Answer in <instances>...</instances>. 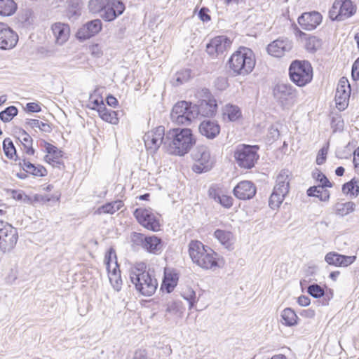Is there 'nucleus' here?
Instances as JSON below:
<instances>
[{
	"label": "nucleus",
	"mask_w": 359,
	"mask_h": 359,
	"mask_svg": "<svg viewBox=\"0 0 359 359\" xmlns=\"http://www.w3.org/2000/svg\"><path fill=\"white\" fill-rule=\"evenodd\" d=\"M129 276L135 289L142 295L149 297L156 292L158 286L157 280L147 271L145 263H136L130 268Z\"/></svg>",
	"instance_id": "f03ea898"
},
{
	"label": "nucleus",
	"mask_w": 359,
	"mask_h": 359,
	"mask_svg": "<svg viewBox=\"0 0 359 359\" xmlns=\"http://www.w3.org/2000/svg\"><path fill=\"white\" fill-rule=\"evenodd\" d=\"M112 255H114V256L116 257L114 252H112V250H110L109 252V255H106V257H105V262H106V265H107V269L109 271V281L111 283L113 287L116 291H119L121 288L122 281H121V276L119 274L120 271L117 270L118 265H117L116 262H115V266L111 272V269H110L109 262H110Z\"/></svg>",
	"instance_id": "a878e982"
},
{
	"label": "nucleus",
	"mask_w": 359,
	"mask_h": 359,
	"mask_svg": "<svg viewBox=\"0 0 359 359\" xmlns=\"http://www.w3.org/2000/svg\"><path fill=\"white\" fill-rule=\"evenodd\" d=\"M133 215L138 223L147 229L152 231L160 229V216L151 208H137Z\"/></svg>",
	"instance_id": "1a4fd4ad"
},
{
	"label": "nucleus",
	"mask_w": 359,
	"mask_h": 359,
	"mask_svg": "<svg viewBox=\"0 0 359 359\" xmlns=\"http://www.w3.org/2000/svg\"><path fill=\"white\" fill-rule=\"evenodd\" d=\"M196 143L189 128H174L166 132L165 151L170 154L182 156L187 154Z\"/></svg>",
	"instance_id": "f257e3e1"
},
{
	"label": "nucleus",
	"mask_w": 359,
	"mask_h": 359,
	"mask_svg": "<svg viewBox=\"0 0 359 359\" xmlns=\"http://www.w3.org/2000/svg\"><path fill=\"white\" fill-rule=\"evenodd\" d=\"M208 195L210 198L214 199L216 202L218 201L219 196H221L219 190L215 187H211L208 190Z\"/></svg>",
	"instance_id": "bf43d9fd"
},
{
	"label": "nucleus",
	"mask_w": 359,
	"mask_h": 359,
	"mask_svg": "<svg viewBox=\"0 0 359 359\" xmlns=\"http://www.w3.org/2000/svg\"><path fill=\"white\" fill-rule=\"evenodd\" d=\"M351 95V86L345 77L340 79L335 94L336 107L339 111L344 110L348 105Z\"/></svg>",
	"instance_id": "4468645a"
},
{
	"label": "nucleus",
	"mask_w": 359,
	"mask_h": 359,
	"mask_svg": "<svg viewBox=\"0 0 359 359\" xmlns=\"http://www.w3.org/2000/svg\"><path fill=\"white\" fill-rule=\"evenodd\" d=\"M123 206V203L121 201H115L111 203H108L100 207L97 212L98 214H114L119 210Z\"/></svg>",
	"instance_id": "79ce46f5"
},
{
	"label": "nucleus",
	"mask_w": 359,
	"mask_h": 359,
	"mask_svg": "<svg viewBox=\"0 0 359 359\" xmlns=\"http://www.w3.org/2000/svg\"><path fill=\"white\" fill-rule=\"evenodd\" d=\"M19 165L26 172L34 176L43 177L47 175V170L43 166L40 165L36 166L34 164L25 159L20 160Z\"/></svg>",
	"instance_id": "473e14b6"
},
{
	"label": "nucleus",
	"mask_w": 359,
	"mask_h": 359,
	"mask_svg": "<svg viewBox=\"0 0 359 359\" xmlns=\"http://www.w3.org/2000/svg\"><path fill=\"white\" fill-rule=\"evenodd\" d=\"M177 284V278L176 275H171L165 273V278L163 280V285L166 287V290L168 292H170L176 285Z\"/></svg>",
	"instance_id": "603ef678"
},
{
	"label": "nucleus",
	"mask_w": 359,
	"mask_h": 359,
	"mask_svg": "<svg viewBox=\"0 0 359 359\" xmlns=\"http://www.w3.org/2000/svg\"><path fill=\"white\" fill-rule=\"evenodd\" d=\"M352 77L355 81L359 80V62L356 60L352 67Z\"/></svg>",
	"instance_id": "680f3d73"
},
{
	"label": "nucleus",
	"mask_w": 359,
	"mask_h": 359,
	"mask_svg": "<svg viewBox=\"0 0 359 359\" xmlns=\"http://www.w3.org/2000/svg\"><path fill=\"white\" fill-rule=\"evenodd\" d=\"M355 209V204L352 201L337 203L334 206V212L338 216L344 217L353 212Z\"/></svg>",
	"instance_id": "4c0bfd02"
},
{
	"label": "nucleus",
	"mask_w": 359,
	"mask_h": 359,
	"mask_svg": "<svg viewBox=\"0 0 359 359\" xmlns=\"http://www.w3.org/2000/svg\"><path fill=\"white\" fill-rule=\"evenodd\" d=\"M46 151L47 154L45 156V161L52 164L53 166L59 167L62 165L61 157L62 156V151L59 150L54 145L44 142Z\"/></svg>",
	"instance_id": "c756f323"
},
{
	"label": "nucleus",
	"mask_w": 359,
	"mask_h": 359,
	"mask_svg": "<svg viewBox=\"0 0 359 359\" xmlns=\"http://www.w3.org/2000/svg\"><path fill=\"white\" fill-rule=\"evenodd\" d=\"M133 359H148L144 351L138 350L135 351Z\"/></svg>",
	"instance_id": "338daca9"
},
{
	"label": "nucleus",
	"mask_w": 359,
	"mask_h": 359,
	"mask_svg": "<svg viewBox=\"0 0 359 359\" xmlns=\"http://www.w3.org/2000/svg\"><path fill=\"white\" fill-rule=\"evenodd\" d=\"M165 128L163 126H158L148 131L144 135V142L145 147L151 153H155L161 145L165 150Z\"/></svg>",
	"instance_id": "f8f14e48"
},
{
	"label": "nucleus",
	"mask_w": 359,
	"mask_h": 359,
	"mask_svg": "<svg viewBox=\"0 0 359 359\" xmlns=\"http://www.w3.org/2000/svg\"><path fill=\"white\" fill-rule=\"evenodd\" d=\"M297 302L302 306H306L310 304V299L307 296L302 295L298 298Z\"/></svg>",
	"instance_id": "0e129e2a"
},
{
	"label": "nucleus",
	"mask_w": 359,
	"mask_h": 359,
	"mask_svg": "<svg viewBox=\"0 0 359 359\" xmlns=\"http://www.w3.org/2000/svg\"><path fill=\"white\" fill-rule=\"evenodd\" d=\"M163 306L165 307V317L167 319L178 320L182 317L184 309L181 302L169 300Z\"/></svg>",
	"instance_id": "c85d7f7f"
},
{
	"label": "nucleus",
	"mask_w": 359,
	"mask_h": 359,
	"mask_svg": "<svg viewBox=\"0 0 359 359\" xmlns=\"http://www.w3.org/2000/svg\"><path fill=\"white\" fill-rule=\"evenodd\" d=\"M232 41L226 36H217L210 40L206 46V52L212 56H217L227 51L231 46Z\"/></svg>",
	"instance_id": "2eb2a0df"
},
{
	"label": "nucleus",
	"mask_w": 359,
	"mask_h": 359,
	"mask_svg": "<svg viewBox=\"0 0 359 359\" xmlns=\"http://www.w3.org/2000/svg\"><path fill=\"white\" fill-rule=\"evenodd\" d=\"M125 10L124 4L118 0H111L100 13V17L106 21H112Z\"/></svg>",
	"instance_id": "aec40b11"
},
{
	"label": "nucleus",
	"mask_w": 359,
	"mask_h": 359,
	"mask_svg": "<svg viewBox=\"0 0 359 359\" xmlns=\"http://www.w3.org/2000/svg\"><path fill=\"white\" fill-rule=\"evenodd\" d=\"M102 27V22L99 19L93 20L86 23L76 33L79 39L86 40L98 34Z\"/></svg>",
	"instance_id": "4be33fe9"
},
{
	"label": "nucleus",
	"mask_w": 359,
	"mask_h": 359,
	"mask_svg": "<svg viewBox=\"0 0 359 359\" xmlns=\"http://www.w3.org/2000/svg\"><path fill=\"white\" fill-rule=\"evenodd\" d=\"M89 51L92 56L99 58L102 56L103 50L100 44L95 43L89 46Z\"/></svg>",
	"instance_id": "864d4df0"
},
{
	"label": "nucleus",
	"mask_w": 359,
	"mask_h": 359,
	"mask_svg": "<svg viewBox=\"0 0 359 359\" xmlns=\"http://www.w3.org/2000/svg\"><path fill=\"white\" fill-rule=\"evenodd\" d=\"M217 104L216 100L209 93L205 95V99L199 102L198 105H195L196 116L201 114L203 116H212L217 111Z\"/></svg>",
	"instance_id": "a211bd4d"
},
{
	"label": "nucleus",
	"mask_w": 359,
	"mask_h": 359,
	"mask_svg": "<svg viewBox=\"0 0 359 359\" xmlns=\"http://www.w3.org/2000/svg\"><path fill=\"white\" fill-rule=\"evenodd\" d=\"M18 270L17 266L11 269L6 277V281L8 284H13L18 278Z\"/></svg>",
	"instance_id": "4d7b16f0"
},
{
	"label": "nucleus",
	"mask_w": 359,
	"mask_h": 359,
	"mask_svg": "<svg viewBox=\"0 0 359 359\" xmlns=\"http://www.w3.org/2000/svg\"><path fill=\"white\" fill-rule=\"evenodd\" d=\"M325 187L322 186L311 187L307 190V194L309 196L317 197L320 201L327 202L330 199V194L328 190L325 189Z\"/></svg>",
	"instance_id": "e433bc0d"
},
{
	"label": "nucleus",
	"mask_w": 359,
	"mask_h": 359,
	"mask_svg": "<svg viewBox=\"0 0 359 359\" xmlns=\"http://www.w3.org/2000/svg\"><path fill=\"white\" fill-rule=\"evenodd\" d=\"M19 140L21 142L23 151L27 155H34L35 150L32 147V138L31 136L25 130H22L19 134Z\"/></svg>",
	"instance_id": "58836bf2"
},
{
	"label": "nucleus",
	"mask_w": 359,
	"mask_h": 359,
	"mask_svg": "<svg viewBox=\"0 0 359 359\" xmlns=\"http://www.w3.org/2000/svg\"><path fill=\"white\" fill-rule=\"evenodd\" d=\"M322 22V15L318 12L304 13L298 18V23L306 30H313Z\"/></svg>",
	"instance_id": "5701e85b"
},
{
	"label": "nucleus",
	"mask_w": 359,
	"mask_h": 359,
	"mask_svg": "<svg viewBox=\"0 0 359 359\" xmlns=\"http://www.w3.org/2000/svg\"><path fill=\"white\" fill-rule=\"evenodd\" d=\"M195 163L193 165V170L197 173L207 172L210 170L215 163L213 158L211 157L209 149L201 145L196 147L193 154Z\"/></svg>",
	"instance_id": "9b49d317"
},
{
	"label": "nucleus",
	"mask_w": 359,
	"mask_h": 359,
	"mask_svg": "<svg viewBox=\"0 0 359 359\" xmlns=\"http://www.w3.org/2000/svg\"><path fill=\"white\" fill-rule=\"evenodd\" d=\"M293 47L292 42L287 38H279L267 46V52L273 57H281L289 53Z\"/></svg>",
	"instance_id": "f3484780"
},
{
	"label": "nucleus",
	"mask_w": 359,
	"mask_h": 359,
	"mask_svg": "<svg viewBox=\"0 0 359 359\" xmlns=\"http://www.w3.org/2000/svg\"><path fill=\"white\" fill-rule=\"evenodd\" d=\"M144 250L147 252L159 255L163 250V243L160 238L156 236H147Z\"/></svg>",
	"instance_id": "2f4dec72"
},
{
	"label": "nucleus",
	"mask_w": 359,
	"mask_h": 359,
	"mask_svg": "<svg viewBox=\"0 0 359 359\" xmlns=\"http://www.w3.org/2000/svg\"><path fill=\"white\" fill-rule=\"evenodd\" d=\"M356 9L351 0H335L329 16L332 20L342 21L353 15Z\"/></svg>",
	"instance_id": "9d476101"
},
{
	"label": "nucleus",
	"mask_w": 359,
	"mask_h": 359,
	"mask_svg": "<svg viewBox=\"0 0 359 359\" xmlns=\"http://www.w3.org/2000/svg\"><path fill=\"white\" fill-rule=\"evenodd\" d=\"M316 179L318 181H319L321 184L320 186L322 187H332V183L328 180V179L326 177V176L322 173V172H318L317 176H316Z\"/></svg>",
	"instance_id": "13d9d810"
},
{
	"label": "nucleus",
	"mask_w": 359,
	"mask_h": 359,
	"mask_svg": "<svg viewBox=\"0 0 359 359\" xmlns=\"http://www.w3.org/2000/svg\"><path fill=\"white\" fill-rule=\"evenodd\" d=\"M18 240L17 229L8 222L0 220V250L4 253L11 252Z\"/></svg>",
	"instance_id": "6e6552de"
},
{
	"label": "nucleus",
	"mask_w": 359,
	"mask_h": 359,
	"mask_svg": "<svg viewBox=\"0 0 359 359\" xmlns=\"http://www.w3.org/2000/svg\"><path fill=\"white\" fill-rule=\"evenodd\" d=\"M201 134L208 139L215 138L220 132V126L215 121L205 120L199 126Z\"/></svg>",
	"instance_id": "cd10ccee"
},
{
	"label": "nucleus",
	"mask_w": 359,
	"mask_h": 359,
	"mask_svg": "<svg viewBox=\"0 0 359 359\" xmlns=\"http://www.w3.org/2000/svg\"><path fill=\"white\" fill-rule=\"evenodd\" d=\"M342 191L346 195L357 196L359 194V187L356 184V182L352 180L343 185Z\"/></svg>",
	"instance_id": "de8ad7c7"
},
{
	"label": "nucleus",
	"mask_w": 359,
	"mask_h": 359,
	"mask_svg": "<svg viewBox=\"0 0 359 359\" xmlns=\"http://www.w3.org/2000/svg\"><path fill=\"white\" fill-rule=\"evenodd\" d=\"M17 4L13 0H0V15L11 16L15 13Z\"/></svg>",
	"instance_id": "ea45409f"
},
{
	"label": "nucleus",
	"mask_w": 359,
	"mask_h": 359,
	"mask_svg": "<svg viewBox=\"0 0 359 359\" xmlns=\"http://www.w3.org/2000/svg\"><path fill=\"white\" fill-rule=\"evenodd\" d=\"M281 323L287 327H292L298 323V316L291 308L285 309L280 314Z\"/></svg>",
	"instance_id": "c9c22d12"
},
{
	"label": "nucleus",
	"mask_w": 359,
	"mask_h": 359,
	"mask_svg": "<svg viewBox=\"0 0 359 359\" xmlns=\"http://www.w3.org/2000/svg\"><path fill=\"white\" fill-rule=\"evenodd\" d=\"M273 93L283 106L292 104L297 97V90L290 83H277L273 88Z\"/></svg>",
	"instance_id": "ddd939ff"
},
{
	"label": "nucleus",
	"mask_w": 359,
	"mask_h": 359,
	"mask_svg": "<svg viewBox=\"0 0 359 359\" xmlns=\"http://www.w3.org/2000/svg\"><path fill=\"white\" fill-rule=\"evenodd\" d=\"M27 109L30 112H39L41 111L40 106L34 102H29L27 104Z\"/></svg>",
	"instance_id": "e2e57ef3"
},
{
	"label": "nucleus",
	"mask_w": 359,
	"mask_h": 359,
	"mask_svg": "<svg viewBox=\"0 0 359 359\" xmlns=\"http://www.w3.org/2000/svg\"><path fill=\"white\" fill-rule=\"evenodd\" d=\"M147 239V236L137 232H133L131 235V242L133 245L141 247L144 249V246L145 245V241Z\"/></svg>",
	"instance_id": "8fccbe9b"
},
{
	"label": "nucleus",
	"mask_w": 359,
	"mask_h": 359,
	"mask_svg": "<svg viewBox=\"0 0 359 359\" xmlns=\"http://www.w3.org/2000/svg\"><path fill=\"white\" fill-rule=\"evenodd\" d=\"M308 293L314 298H319L324 295V290L318 284H312L308 287Z\"/></svg>",
	"instance_id": "3c124183"
},
{
	"label": "nucleus",
	"mask_w": 359,
	"mask_h": 359,
	"mask_svg": "<svg viewBox=\"0 0 359 359\" xmlns=\"http://www.w3.org/2000/svg\"><path fill=\"white\" fill-rule=\"evenodd\" d=\"M104 102L102 98L100 96L98 89H95L90 95L88 107L93 110L99 109L101 103Z\"/></svg>",
	"instance_id": "49530a36"
},
{
	"label": "nucleus",
	"mask_w": 359,
	"mask_h": 359,
	"mask_svg": "<svg viewBox=\"0 0 359 359\" xmlns=\"http://www.w3.org/2000/svg\"><path fill=\"white\" fill-rule=\"evenodd\" d=\"M52 34L55 38V42L57 45H63L70 36V28L67 24L55 22L51 26Z\"/></svg>",
	"instance_id": "b1692460"
},
{
	"label": "nucleus",
	"mask_w": 359,
	"mask_h": 359,
	"mask_svg": "<svg viewBox=\"0 0 359 359\" xmlns=\"http://www.w3.org/2000/svg\"><path fill=\"white\" fill-rule=\"evenodd\" d=\"M258 147L240 144L237 146L234 157L238 165L243 168L249 169L255 166L259 158Z\"/></svg>",
	"instance_id": "0eeeda50"
},
{
	"label": "nucleus",
	"mask_w": 359,
	"mask_h": 359,
	"mask_svg": "<svg viewBox=\"0 0 359 359\" xmlns=\"http://www.w3.org/2000/svg\"><path fill=\"white\" fill-rule=\"evenodd\" d=\"M217 256V254L208 247L205 251V253L201 256V258H199L202 264H201V262H196L195 264L205 270L214 269L219 266Z\"/></svg>",
	"instance_id": "393cba45"
},
{
	"label": "nucleus",
	"mask_w": 359,
	"mask_h": 359,
	"mask_svg": "<svg viewBox=\"0 0 359 359\" xmlns=\"http://www.w3.org/2000/svg\"><path fill=\"white\" fill-rule=\"evenodd\" d=\"M217 203L224 208H229L233 205V198L229 196L222 194L219 196Z\"/></svg>",
	"instance_id": "5fc2aeb1"
},
{
	"label": "nucleus",
	"mask_w": 359,
	"mask_h": 359,
	"mask_svg": "<svg viewBox=\"0 0 359 359\" xmlns=\"http://www.w3.org/2000/svg\"><path fill=\"white\" fill-rule=\"evenodd\" d=\"M18 41V34L6 24L0 22V49H12L16 46Z\"/></svg>",
	"instance_id": "dca6fc26"
},
{
	"label": "nucleus",
	"mask_w": 359,
	"mask_h": 359,
	"mask_svg": "<svg viewBox=\"0 0 359 359\" xmlns=\"http://www.w3.org/2000/svg\"><path fill=\"white\" fill-rule=\"evenodd\" d=\"M222 116L224 121H235L241 117V111L238 106L227 104L222 109Z\"/></svg>",
	"instance_id": "f704fd0d"
},
{
	"label": "nucleus",
	"mask_w": 359,
	"mask_h": 359,
	"mask_svg": "<svg viewBox=\"0 0 359 359\" xmlns=\"http://www.w3.org/2000/svg\"><path fill=\"white\" fill-rule=\"evenodd\" d=\"M97 111L103 121L114 125L118 124L117 112L107 109L104 102L101 103V106L99 107V109H97Z\"/></svg>",
	"instance_id": "72a5a7b5"
},
{
	"label": "nucleus",
	"mask_w": 359,
	"mask_h": 359,
	"mask_svg": "<svg viewBox=\"0 0 359 359\" xmlns=\"http://www.w3.org/2000/svg\"><path fill=\"white\" fill-rule=\"evenodd\" d=\"M353 163L355 168L359 170V147L354 151Z\"/></svg>",
	"instance_id": "774afa93"
},
{
	"label": "nucleus",
	"mask_w": 359,
	"mask_h": 359,
	"mask_svg": "<svg viewBox=\"0 0 359 359\" xmlns=\"http://www.w3.org/2000/svg\"><path fill=\"white\" fill-rule=\"evenodd\" d=\"M208 9L206 8H202L198 13L200 19L203 22H208L210 20V16L208 14Z\"/></svg>",
	"instance_id": "052dcab7"
},
{
	"label": "nucleus",
	"mask_w": 359,
	"mask_h": 359,
	"mask_svg": "<svg viewBox=\"0 0 359 359\" xmlns=\"http://www.w3.org/2000/svg\"><path fill=\"white\" fill-rule=\"evenodd\" d=\"M214 235L215 238L226 248L231 245L233 235L230 231L217 229L215 231Z\"/></svg>",
	"instance_id": "37998d69"
},
{
	"label": "nucleus",
	"mask_w": 359,
	"mask_h": 359,
	"mask_svg": "<svg viewBox=\"0 0 359 359\" xmlns=\"http://www.w3.org/2000/svg\"><path fill=\"white\" fill-rule=\"evenodd\" d=\"M196 117L195 105L186 101L176 103L170 114L172 121L179 125H189Z\"/></svg>",
	"instance_id": "423d86ee"
},
{
	"label": "nucleus",
	"mask_w": 359,
	"mask_h": 359,
	"mask_svg": "<svg viewBox=\"0 0 359 359\" xmlns=\"http://www.w3.org/2000/svg\"><path fill=\"white\" fill-rule=\"evenodd\" d=\"M256 187L250 181H241L233 189L234 196L240 200H249L256 194Z\"/></svg>",
	"instance_id": "412c9836"
},
{
	"label": "nucleus",
	"mask_w": 359,
	"mask_h": 359,
	"mask_svg": "<svg viewBox=\"0 0 359 359\" xmlns=\"http://www.w3.org/2000/svg\"><path fill=\"white\" fill-rule=\"evenodd\" d=\"M256 64L254 53L250 48L241 47L234 52L229 60V69L235 75L245 76L252 72Z\"/></svg>",
	"instance_id": "7ed1b4c3"
},
{
	"label": "nucleus",
	"mask_w": 359,
	"mask_h": 359,
	"mask_svg": "<svg viewBox=\"0 0 359 359\" xmlns=\"http://www.w3.org/2000/svg\"><path fill=\"white\" fill-rule=\"evenodd\" d=\"M290 172L282 170L276 177L273 191L269 198V205L272 209H276L282 204L289 192Z\"/></svg>",
	"instance_id": "20e7f679"
},
{
	"label": "nucleus",
	"mask_w": 359,
	"mask_h": 359,
	"mask_svg": "<svg viewBox=\"0 0 359 359\" xmlns=\"http://www.w3.org/2000/svg\"><path fill=\"white\" fill-rule=\"evenodd\" d=\"M328 148L327 147H323L320 149L318 151V154L316 157V163L318 165H322L325 163L326 160V156L327 154Z\"/></svg>",
	"instance_id": "6e6d98bb"
},
{
	"label": "nucleus",
	"mask_w": 359,
	"mask_h": 359,
	"mask_svg": "<svg viewBox=\"0 0 359 359\" xmlns=\"http://www.w3.org/2000/svg\"><path fill=\"white\" fill-rule=\"evenodd\" d=\"M289 75L294 83L303 87L311 81L313 68L308 61L294 60L290 65Z\"/></svg>",
	"instance_id": "39448f33"
},
{
	"label": "nucleus",
	"mask_w": 359,
	"mask_h": 359,
	"mask_svg": "<svg viewBox=\"0 0 359 359\" xmlns=\"http://www.w3.org/2000/svg\"><path fill=\"white\" fill-rule=\"evenodd\" d=\"M356 260V256H346L337 252H329L325 256L327 264L335 267H347Z\"/></svg>",
	"instance_id": "6ab92c4d"
},
{
	"label": "nucleus",
	"mask_w": 359,
	"mask_h": 359,
	"mask_svg": "<svg viewBox=\"0 0 359 359\" xmlns=\"http://www.w3.org/2000/svg\"><path fill=\"white\" fill-rule=\"evenodd\" d=\"M111 0H90L88 8L91 13H101Z\"/></svg>",
	"instance_id": "c03bdc74"
},
{
	"label": "nucleus",
	"mask_w": 359,
	"mask_h": 359,
	"mask_svg": "<svg viewBox=\"0 0 359 359\" xmlns=\"http://www.w3.org/2000/svg\"><path fill=\"white\" fill-rule=\"evenodd\" d=\"M208 248V246L204 245L201 241H191L189 244V254L194 264L196 262H201V264H202L199 258H201V256L205 253Z\"/></svg>",
	"instance_id": "7c9ffc66"
},
{
	"label": "nucleus",
	"mask_w": 359,
	"mask_h": 359,
	"mask_svg": "<svg viewBox=\"0 0 359 359\" xmlns=\"http://www.w3.org/2000/svg\"><path fill=\"white\" fill-rule=\"evenodd\" d=\"M191 77V70L189 69H182L177 72L172 77L171 83L174 86H179L187 82Z\"/></svg>",
	"instance_id": "a19ab883"
},
{
	"label": "nucleus",
	"mask_w": 359,
	"mask_h": 359,
	"mask_svg": "<svg viewBox=\"0 0 359 359\" xmlns=\"http://www.w3.org/2000/svg\"><path fill=\"white\" fill-rule=\"evenodd\" d=\"M3 148L6 156L12 159L16 155V150L14 144L10 138H6L3 142Z\"/></svg>",
	"instance_id": "09e8293b"
},
{
	"label": "nucleus",
	"mask_w": 359,
	"mask_h": 359,
	"mask_svg": "<svg viewBox=\"0 0 359 359\" xmlns=\"http://www.w3.org/2000/svg\"><path fill=\"white\" fill-rule=\"evenodd\" d=\"M295 34L298 39L304 43L306 49L309 52H314L321 46L320 40L315 36L307 34L298 29Z\"/></svg>",
	"instance_id": "bb28decb"
},
{
	"label": "nucleus",
	"mask_w": 359,
	"mask_h": 359,
	"mask_svg": "<svg viewBox=\"0 0 359 359\" xmlns=\"http://www.w3.org/2000/svg\"><path fill=\"white\" fill-rule=\"evenodd\" d=\"M184 299H186L189 302V308L191 309L194 306V302H196L195 292L190 291L189 295L187 297H184Z\"/></svg>",
	"instance_id": "69168bd1"
},
{
	"label": "nucleus",
	"mask_w": 359,
	"mask_h": 359,
	"mask_svg": "<svg viewBox=\"0 0 359 359\" xmlns=\"http://www.w3.org/2000/svg\"><path fill=\"white\" fill-rule=\"evenodd\" d=\"M18 114V109L10 106L0 113V119L5 123L11 121Z\"/></svg>",
	"instance_id": "a18cd8bd"
}]
</instances>
